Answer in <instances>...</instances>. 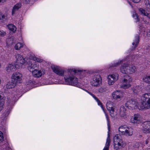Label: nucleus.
<instances>
[{
    "label": "nucleus",
    "mask_w": 150,
    "mask_h": 150,
    "mask_svg": "<svg viewBox=\"0 0 150 150\" xmlns=\"http://www.w3.org/2000/svg\"><path fill=\"white\" fill-rule=\"evenodd\" d=\"M3 20L2 18V17L1 16V15H0V21L2 22V21H1V20Z\"/></svg>",
    "instance_id": "nucleus-55"
},
{
    "label": "nucleus",
    "mask_w": 150,
    "mask_h": 150,
    "mask_svg": "<svg viewBox=\"0 0 150 150\" xmlns=\"http://www.w3.org/2000/svg\"><path fill=\"white\" fill-rule=\"evenodd\" d=\"M118 77V75L117 74H116L115 75V74L110 75L108 76V78H110V79H111L112 78L113 79H114V78H115L116 77H117V79Z\"/></svg>",
    "instance_id": "nucleus-34"
},
{
    "label": "nucleus",
    "mask_w": 150,
    "mask_h": 150,
    "mask_svg": "<svg viewBox=\"0 0 150 150\" xmlns=\"http://www.w3.org/2000/svg\"><path fill=\"white\" fill-rule=\"evenodd\" d=\"M137 102L135 99L131 98L127 101L125 105V107L129 109L133 110L137 108Z\"/></svg>",
    "instance_id": "nucleus-3"
},
{
    "label": "nucleus",
    "mask_w": 150,
    "mask_h": 150,
    "mask_svg": "<svg viewBox=\"0 0 150 150\" xmlns=\"http://www.w3.org/2000/svg\"><path fill=\"white\" fill-rule=\"evenodd\" d=\"M128 64H125L122 65L120 68L121 72L123 74H127V73L126 72L128 68L127 67Z\"/></svg>",
    "instance_id": "nucleus-17"
},
{
    "label": "nucleus",
    "mask_w": 150,
    "mask_h": 150,
    "mask_svg": "<svg viewBox=\"0 0 150 150\" xmlns=\"http://www.w3.org/2000/svg\"><path fill=\"white\" fill-rule=\"evenodd\" d=\"M106 108L107 110L109 111H112V112H115L114 109L112 106V105L110 103H107Z\"/></svg>",
    "instance_id": "nucleus-25"
},
{
    "label": "nucleus",
    "mask_w": 150,
    "mask_h": 150,
    "mask_svg": "<svg viewBox=\"0 0 150 150\" xmlns=\"http://www.w3.org/2000/svg\"><path fill=\"white\" fill-rule=\"evenodd\" d=\"M103 111L105 114V116H106V118H107V121L108 122V130L109 131H110V127H109V117H108V115L106 114V113L105 111V110H103Z\"/></svg>",
    "instance_id": "nucleus-36"
},
{
    "label": "nucleus",
    "mask_w": 150,
    "mask_h": 150,
    "mask_svg": "<svg viewBox=\"0 0 150 150\" xmlns=\"http://www.w3.org/2000/svg\"><path fill=\"white\" fill-rule=\"evenodd\" d=\"M121 138V136L120 135L118 134L116 135L113 138L114 142H116L117 143V142L119 141H122Z\"/></svg>",
    "instance_id": "nucleus-27"
},
{
    "label": "nucleus",
    "mask_w": 150,
    "mask_h": 150,
    "mask_svg": "<svg viewBox=\"0 0 150 150\" xmlns=\"http://www.w3.org/2000/svg\"><path fill=\"white\" fill-rule=\"evenodd\" d=\"M108 83L109 85H112L114 83L113 82L111 81V79H110V78L108 77Z\"/></svg>",
    "instance_id": "nucleus-43"
},
{
    "label": "nucleus",
    "mask_w": 150,
    "mask_h": 150,
    "mask_svg": "<svg viewBox=\"0 0 150 150\" xmlns=\"http://www.w3.org/2000/svg\"><path fill=\"white\" fill-rule=\"evenodd\" d=\"M150 146V141L149 142V146Z\"/></svg>",
    "instance_id": "nucleus-56"
},
{
    "label": "nucleus",
    "mask_w": 150,
    "mask_h": 150,
    "mask_svg": "<svg viewBox=\"0 0 150 150\" xmlns=\"http://www.w3.org/2000/svg\"><path fill=\"white\" fill-rule=\"evenodd\" d=\"M149 88H150V85L149 86Z\"/></svg>",
    "instance_id": "nucleus-57"
},
{
    "label": "nucleus",
    "mask_w": 150,
    "mask_h": 150,
    "mask_svg": "<svg viewBox=\"0 0 150 150\" xmlns=\"http://www.w3.org/2000/svg\"><path fill=\"white\" fill-rule=\"evenodd\" d=\"M133 17L135 19L137 20L136 22L139 21V19L138 18V17L137 14L134 13L133 15Z\"/></svg>",
    "instance_id": "nucleus-35"
},
{
    "label": "nucleus",
    "mask_w": 150,
    "mask_h": 150,
    "mask_svg": "<svg viewBox=\"0 0 150 150\" xmlns=\"http://www.w3.org/2000/svg\"><path fill=\"white\" fill-rule=\"evenodd\" d=\"M34 60H36L37 62H42L41 59H37L36 58H35V59H34Z\"/></svg>",
    "instance_id": "nucleus-49"
},
{
    "label": "nucleus",
    "mask_w": 150,
    "mask_h": 150,
    "mask_svg": "<svg viewBox=\"0 0 150 150\" xmlns=\"http://www.w3.org/2000/svg\"><path fill=\"white\" fill-rule=\"evenodd\" d=\"M33 74L34 76L36 77H39L42 76V72L40 71L35 69L33 71H32Z\"/></svg>",
    "instance_id": "nucleus-18"
},
{
    "label": "nucleus",
    "mask_w": 150,
    "mask_h": 150,
    "mask_svg": "<svg viewBox=\"0 0 150 150\" xmlns=\"http://www.w3.org/2000/svg\"><path fill=\"white\" fill-rule=\"evenodd\" d=\"M122 61L121 60L120 61V62H118L117 63H114L113 64H112V67H116L119 65L122 62Z\"/></svg>",
    "instance_id": "nucleus-40"
},
{
    "label": "nucleus",
    "mask_w": 150,
    "mask_h": 150,
    "mask_svg": "<svg viewBox=\"0 0 150 150\" xmlns=\"http://www.w3.org/2000/svg\"><path fill=\"white\" fill-rule=\"evenodd\" d=\"M141 99L142 102L140 105V108L139 109L150 108V93L143 94Z\"/></svg>",
    "instance_id": "nucleus-1"
},
{
    "label": "nucleus",
    "mask_w": 150,
    "mask_h": 150,
    "mask_svg": "<svg viewBox=\"0 0 150 150\" xmlns=\"http://www.w3.org/2000/svg\"><path fill=\"white\" fill-rule=\"evenodd\" d=\"M143 80L146 83H150V75L145 76L143 79Z\"/></svg>",
    "instance_id": "nucleus-28"
},
{
    "label": "nucleus",
    "mask_w": 150,
    "mask_h": 150,
    "mask_svg": "<svg viewBox=\"0 0 150 150\" xmlns=\"http://www.w3.org/2000/svg\"><path fill=\"white\" fill-rule=\"evenodd\" d=\"M1 16L2 17V18L3 20L4 19H5V16L4 15H1Z\"/></svg>",
    "instance_id": "nucleus-54"
},
{
    "label": "nucleus",
    "mask_w": 150,
    "mask_h": 150,
    "mask_svg": "<svg viewBox=\"0 0 150 150\" xmlns=\"http://www.w3.org/2000/svg\"><path fill=\"white\" fill-rule=\"evenodd\" d=\"M51 68L53 71L58 75L62 76L64 75V71L60 67H55L54 66L52 65Z\"/></svg>",
    "instance_id": "nucleus-9"
},
{
    "label": "nucleus",
    "mask_w": 150,
    "mask_h": 150,
    "mask_svg": "<svg viewBox=\"0 0 150 150\" xmlns=\"http://www.w3.org/2000/svg\"><path fill=\"white\" fill-rule=\"evenodd\" d=\"M126 109L124 106H122L120 109V115L122 118H127V115L126 112Z\"/></svg>",
    "instance_id": "nucleus-13"
},
{
    "label": "nucleus",
    "mask_w": 150,
    "mask_h": 150,
    "mask_svg": "<svg viewBox=\"0 0 150 150\" xmlns=\"http://www.w3.org/2000/svg\"><path fill=\"white\" fill-rule=\"evenodd\" d=\"M37 67V65L35 64H31V65L29 66L28 67V69L30 71L32 72V71H33V69L35 67Z\"/></svg>",
    "instance_id": "nucleus-30"
},
{
    "label": "nucleus",
    "mask_w": 150,
    "mask_h": 150,
    "mask_svg": "<svg viewBox=\"0 0 150 150\" xmlns=\"http://www.w3.org/2000/svg\"><path fill=\"white\" fill-rule=\"evenodd\" d=\"M114 79H113L112 78L111 79H111V81L113 82L114 83L115 81H116L117 80V77H116L115 78H114Z\"/></svg>",
    "instance_id": "nucleus-48"
},
{
    "label": "nucleus",
    "mask_w": 150,
    "mask_h": 150,
    "mask_svg": "<svg viewBox=\"0 0 150 150\" xmlns=\"http://www.w3.org/2000/svg\"><path fill=\"white\" fill-rule=\"evenodd\" d=\"M15 57L16 60L14 63L16 65H18L19 68L21 64H23L25 63V60L22 56L18 54L15 55Z\"/></svg>",
    "instance_id": "nucleus-8"
},
{
    "label": "nucleus",
    "mask_w": 150,
    "mask_h": 150,
    "mask_svg": "<svg viewBox=\"0 0 150 150\" xmlns=\"http://www.w3.org/2000/svg\"><path fill=\"white\" fill-rule=\"evenodd\" d=\"M132 92L134 94V95H136L138 93V91L135 88H133L132 90Z\"/></svg>",
    "instance_id": "nucleus-42"
},
{
    "label": "nucleus",
    "mask_w": 150,
    "mask_h": 150,
    "mask_svg": "<svg viewBox=\"0 0 150 150\" xmlns=\"http://www.w3.org/2000/svg\"><path fill=\"white\" fill-rule=\"evenodd\" d=\"M110 136L109 134V132H108V137L107 139L106 145L103 150H108L109 146L110 145Z\"/></svg>",
    "instance_id": "nucleus-20"
},
{
    "label": "nucleus",
    "mask_w": 150,
    "mask_h": 150,
    "mask_svg": "<svg viewBox=\"0 0 150 150\" xmlns=\"http://www.w3.org/2000/svg\"><path fill=\"white\" fill-rule=\"evenodd\" d=\"M96 101L98 103V105H100L101 107V108H102L103 110H104L103 108V106L102 104V103L100 102V100L98 99L96 100Z\"/></svg>",
    "instance_id": "nucleus-38"
},
{
    "label": "nucleus",
    "mask_w": 150,
    "mask_h": 150,
    "mask_svg": "<svg viewBox=\"0 0 150 150\" xmlns=\"http://www.w3.org/2000/svg\"><path fill=\"white\" fill-rule=\"evenodd\" d=\"M150 141V139H148L145 141V144L149 146V142Z\"/></svg>",
    "instance_id": "nucleus-47"
},
{
    "label": "nucleus",
    "mask_w": 150,
    "mask_h": 150,
    "mask_svg": "<svg viewBox=\"0 0 150 150\" xmlns=\"http://www.w3.org/2000/svg\"><path fill=\"white\" fill-rule=\"evenodd\" d=\"M25 3L26 4H28V3L30 1V0H25Z\"/></svg>",
    "instance_id": "nucleus-53"
},
{
    "label": "nucleus",
    "mask_w": 150,
    "mask_h": 150,
    "mask_svg": "<svg viewBox=\"0 0 150 150\" xmlns=\"http://www.w3.org/2000/svg\"><path fill=\"white\" fill-rule=\"evenodd\" d=\"M98 91L99 92L103 93L107 91V89L103 87H100L98 90Z\"/></svg>",
    "instance_id": "nucleus-33"
},
{
    "label": "nucleus",
    "mask_w": 150,
    "mask_h": 150,
    "mask_svg": "<svg viewBox=\"0 0 150 150\" xmlns=\"http://www.w3.org/2000/svg\"><path fill=\"white\" fill-rule=\"evenodd\" d=\"M91 95L96 100L98 99V98L93 94H91Z\"/></svg>",
    "instance_id": "nucleus-50"
},
{
    "label": "nucleus",
    "mask_w": 150,
    "mask_h": 150,
    "mask_svg": "<svg viewBox=\"0 0 150 150\" xmlns=\"http://www.w3.org/2000/svg\"><path fill=\"white\" fill-rule=\"evenodd\" d=\"M124 78L123 81V82L125 83L124 84V88H129L131 86V85L129 84V83L131 81V80H129V76L126 75L123 76Z\"/></svg>",
    "instance_id": "nucleus-10"
},
{
    "label": "nucleus",
    "mask_w": 150,
    "mask_h": 150,
    "mask_svg": "<svg viewBox=\"0 0 150 150\" xmlns=\"http://www.w3.org/2000/svg\"><path fill=\"white\" fill-rule=\"evenodd\" d=\"M13 38H8L7 39L6 44L7 46L10 47L12 45L13 43Z\"/></svg>",
    "instance_id": "nucleus-24"
},
{
    "label": "nucleus",
    "mask_w": 150,
    "mask_h": 150,
    "mask_svg": "<svg viewBox=\"0 0 150 150\" xmlns=\"http://www.w3.org/2000/svg\"><path fill=\"white\" fill-rule=\"evenodd\" d=\"M112 96L114 99L119 101L123 96V93L122 91L116 90L113 92Z\"/></svg>",
    "instance_id": "nucleus-7"
},
{
    "label": "nucleus",
    "mask_w": 150,
    "mask_h": 150,
    "mask_svg": "<svg viewBox=\"0 0 150 150\" xmlns=\"http://www.w3.org/2000/svg\"><path fill=\"white\" fill-rule=\"evenodd\" d=\"M4 137L3 133L0 131V142H2L4 140Z\"/></svg>",
    "instance_id": "nucleus-37"
},
{
    "label": "nucleus",
    "mask_w": 150,
    "mask_h": 150,
    "mask_svg": "<svg viewBox=\"0 0 150 150\" xmlns=\"http://www.w3.org/2000/svg\"><path fill=\"white\" fill-rule=\"evenodd\" d=\"M141 125L143 128L142 131L144 133L147 134L150 133V121H145L143 122Z\"/></svg>",
    "instance_id": "nucleus-5"
},
{
    "label": "nucleus",
    "mask_w": 150,
    "mask_h": 150,
    "mask_svg": "<svg viewBox=\"0 0 150 150\" xmlns=\"http://www.w3.org/2000/svg\"><path fill=\"white\" fill-rule=\"evenodd\" d=\"M22 74L20 72H14L11 76L12 80L17 85L18 83H21L22 82Z\"/></svg>",
    "instance_id": "nucleus-2"
},
{
    "label": "nucleus",
    "mask_w": 150,
    "mask_h": 150,
    "mask_svg": "<svg viewBox=\"0 0 150 150\" xmlns=\"http://www.w3.org/2000/svg\"><path fill=\"white\" fill-rule=\"evenodd\" d=\"M22 45L21 43L19 42L17 43L15 45V48L16 50H19L20 49Z\"/></svg>",
    "instance_id": "nucleus-32"
},
{
    "label": "nucleus",
    "mask_w": 150,
    "mask_h": 150,
    "mask_svg": "<svg viewBox=\"0 0 150 150\" xmlns=\"http://www.w3.org/2000/svg\"><path fill=\"white\" fill-rule=\"evenodd\" d=\"M10 112V110L9 109L7 110H5L3 114V116L5 117H6L8 116Z\"/></svg>",
    "instance_id": "nucleus-31"
},
{
    "label": "nucleus",
    "mask_w": 150,
    "mask_h": 150,
    "mask_svg": "<svg viewBox=\"0 0 150 150\" xmlns=\"http://www.w3.org/2000/svg\"><path fill=\"white\" fill-rule=\"evenodd\" d=\"M145 4L147 9L149 10H150V4L149 3H147L146 2Z\"/></svg>",
    "instance_id": "nucleus-46"
},
{
    "label": "nucleus",
    "mask_w": 150,
    "mask_h": 150,
    "mask_svg": "<svg viewBox=\"0 0 150 150\" xmlns=\"http://www.w3.org/2000/svg\"><path fill=\"white\" fill-rule=\"evenodd\" d=\"M139 37L138 35H137L135 36V41L134 42L132 43V45L134 46V47H132V49H131L132 50H134L136 47H137L138 43L139 42Z\"/></svg>",
    "instance_id": "nucleus-19"
},
{
    "label": "nucleus",
    "mask_w": 150,
    "mask_h": 150,
    "mask_svg": "<svg viewBox=\"0 0 150 150\" xmlns=\"http://www.w3.org/2000/svg\"><path fill=\"white\" fill-rule=\"evenodd\" d=\"M65 80L67 84L76 86L78 84L77 78L74 76H69V78H65Z\"/></svg>",
    "instance_id": "nucleus-6"
},
{
    "label": "nucleus",
    "mask_w": 150,
    "mask_h": 150,
    "mask_svg": "<svg viewBox=\"0 0 150 150\" xmlns=\"http://www.w3.org/2000/svg\"><path fill=\"white\" fill-rule=\"evenodd\" d=\"M140 118L141 116L139 114H134V117L131 119V121L133 123H139L140 121Z\"/></svg>",
    "instance_id": "nucleus-12"
},
{
    "label": "nucleus",
    "mask_w": 150,
    "mask_h": 150,
    "mask_svg": "<svg viewBox=\"0 0 150 150\" xmlns=\"http://www.w3.org/2000/svg\"><path fill=\"white\" fill-rule=\"evenodd\" d=\"M6 34V33L4 31H0V36L3 37L5 36Z\"/></svg>",
    "instance_id": "nucleus-44"
},
{
    "label": "nucleus",
    "mask_w": 150,
    "mask_h": 150,
    "mask_svg": "<svg viewBox=\"0 0 150 150\" xmlns=\"http://www.w3.org/2000/svg\"><path fill=\"white\" fill-rule=\"evenodd\" d=\"M102 79L99 74H95L93 78V81L91 82V85L94 86H99L101 84Z\"/></svg>",
    "instance_id": "nucleus-4"
},
{
    "label": "nucleus",
    "mask_w": 150,
    "mask_h": 150,
    "mask_svg": "<svg viewBox=\"0 0 150 150\" xmlns=\"http://www.w3.org/2000/svg\"><path fill=\"white\" fill-rule=\"evenodd\" d=\"M124 135L126 136H130L133 134L134 130L133 128L131 127H127Z\"/></svg>",
    "instance_id": "nucleus-14"
},
{
    "label": "nucleus",
    "mask_w": 150,
    "mask_h": 150,
    "mask_svg": "<svg viewBox=\"0 0 150 150\" xmlns=\"http://www.w3.org/2000/svg\"><path fill=\"white\" fill-rule=\"evenodd\" d=\"M4 103V99L3 97L0 95V111L3 108V105Z\"/></svg>",
    "instance_id": "nucleus-29"
},
{
    "label": "nucleus",
    "mask_w": 150,
    "mask_h": 150,
    "mask_svg": "<svg viewBox=\"0 0 150 150\" xmlns=\"http://www.w3.org/2000/svg\"><path fill=\"white\" fill-rule=\"evenodd\" d=\"M133 2L134 3H138L141 0H132Z\"/></svg>",
    "instance_id": "nucleus-52"
},
{
    "label": "nucleus",
    "mask_w": 150,
    "mask_h": 150,
    "mask_svg": "<svg viewBox=\"0 0 150 150\" xmlns=\"http://www.w3.org/2000/svg\"><path fill=\"white\" fill-rule=\"evenodd\" d=\"M114 149L116 150H118L120 148L118 145L116 143V144H114Z\"/></svg>",
    "instance_id": "nucleus-41"
},
{
    "label": "nucleus",
    "mask_w": 150,
    "mask_h": 150,
    "mask_svg": "<svg viewBox=\"0 0 150 150\" xmlns=\"http://www.w3.org/2000/svg\"><path fill=\"white\" fill-rule=\"evenodd\" d=\"M21 4L20 3L16 4L13 7L12 11V15H13L15 12L21 7Z\"/></svg>",
    "instance_id": "nucleus-16"
},
{
    "label": "nucleus",
    "mask_w": 150,
    "mask_h": 150,
    "mask_svg": "<svg viewBox=\"0 0 150 150\" xmlns=\"http://www.w3.org/2000/svg\"><path fill=\"white\" fill-rule=\"evenodd\" d=\"M122 142V141H119L117 142V143L116 142H114V144H116V143L118 145V146L119 147L121 148L122 147V145L121 144V142Z\"/></svg>",
    "instance_id": "nucleus-39"
},
{
    "label": "nucleus",
    "mask_w": 150,
    "mask_h": 150,
    "mask_svg": "<svg viewBox=\"0 0 150 150\" xmlns=\"http://www.w3.org/2000/svg\"><path fill=\"white\" fill-rule=\"evenodd\" d=\"M18 68H19L18 65H16L15 63L14 64V65L12 64H9L6 67V71L10 73L15 70L16 69Z\"/></svg>",
    "instance_id": "nucleus-11"
},
{
    "label": "nucleus",
    "mask_w": 150,
    "mask_h": 150,
    "mask_svg": "<svg viewBox=\"0 0 150 150\" xmlns=\"http://www.w3.org/2000/svg\"><path fill=\"white\" fill-rule=\"evenodd\" d=\"M17 84L14 83L12 80L11 82H8L6 85V87L7 89L14 88Z\"/></svg>",
    "instance_id": "nucleus-21"
},
{
    "label": "nucleus",
    "mask_w": 150,
    "mask_h": 150,
    "mask_svg": "<svg viewBox=\"0 0 150 150\" xmlns=\"http://www.w3.org/2000/svg\"><path fill=\"white\" fill-rule=\"evenodd\" d=\"M110 113V115L112 117H114L115 116V114L114 112H112V111H109Z\"/></svg>",
    "instance_id": "nucleus-45"
},
{
    "label": "nucleus",
    "mask_w": 150,
    "mask_h": 150,
    "mask_svg": "<svg viewBox=\"0 0 150 150\" xmlns=\"http://www.w3.org/2000/svg\"><path fill=\"white\" fill-rule=\"evenodd\" d=\"M80 71L79 70H74V71H73V72L76 74V73H78V72H79Z\"/></svg>",
    "instance_id": "nucleus-51"
},
{
    "label": "nucleus",
    "mask_w": 150,
    "mask_h": 150,
    "mask_svg": "<svg viewBox=\"0 0 150 150\" xmlns=\"http://www.w3.org/2000/svg\"><path fill=\"white\" fill-rule=\"evenodd\" d=\"M127 67L128 68L126 71L128 74H132L135 71V67L132 65L128 64Z\"/></svg>",
    "instance_id": "nucleus-15"
},
{
    "label": "nucleus",
    "mask_w": 150,
    "mask_h": 150,
    "mask_svg": "<svg viewBox=\"0 0 150 150\" xmlns=\"http://www.w3.org/2000/svg\"><path fill=\"white\" fill-rule=\"evenodd\" d=\"M8 29L14 32L16 30V28L13 24H10L8 26Z\"/></svg>",
    "instance_id": "nucleus-26"
},
{
    "label": "nucleus",
    "mask_w": 150,
    "mask_h": 150,
    "mask_svg": "<svg viewBox=\"0 0 150 150\" xmlns=\"http://www.w3.org/2000/svg\"><path fill=\"white\" fill-rule=\"evenodd\" d=\"M127 127L125 125L121 126L119 127V131L120 132V134H122V135H124L126 131L125 130L126 129Z\"/></svg>",
    "instance_id": "nucleus-23"
},
{
    "label": "nucleus",
    "mask_w": 150,
    "mask_h": 150,
    "mask_svg": "<svg viewBox=\"0 0 150 150\" xmlns=\"http://www.w3.org/2000/svg\"><path fill=\"white\" fill-rule=\"evenodd\" d=\"M139 11L141 13L145 16H146L148 18L150 19V13H147L145 10L142 8H140L139 9Z\"/></svg>",
    "instance_id": "nucleus-22"
}]
</instances>
